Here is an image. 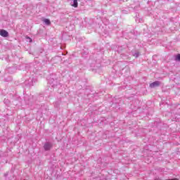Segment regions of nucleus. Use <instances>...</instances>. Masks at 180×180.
Listing matches in <instances>:
<instances>
[{
  "label": "nucleus",
  "mask_w": 180,
  "mask_h": 180,
  "mask_svg": "<svg viewBox=\"0 0 180 180\" xmlns=\"http://www.w3.org/2000/svg\"><path fill=\"white\" fill-rule=\"evenodd\" d=\"M51 147H53V143L50 142H46L44 145V150H45V151H49L51 149Z\"/></svg>",
  "instance_id": "1"
},
{
  "label": "nucleus",
  "mask_w": 180,
  "mask_h": 180,
  "mask_svg": "<svg viewBox=\"0 0 180 180\" xmlns=\"http://www.w3.org/2000/svg\"><path fill=\"white\" fill-rule=\"evenodd\" d=\"M161 82L160 81H155L151 84H150V88H156V86H160Z\"/></svg>",
  "instance_id": "2"
},
{
  "label": "nucleus",
  "mask_w": 180,
  "mask_h": 180,
  "mask_svg": "<svg viewBox=\"0 0 180 180\" xmlns=\"http://www.w3.org/2000/svg\"><path fill=\"white\" fill-rule=\"evenodd\" d=\"M0 36H2V37H8V36H9V33L5 30H0Z\"/></svg>",
  "instance_id": "3"
},
{
  "label": "nucleus",
  "mask_w": 180,
  "mask_h": 180,
  "mask_svg": "<svg viewBox=\"0 0 180 180\" xmlns=\"http://www.w3.org/2000/svg\"><path fill=\"white\" fill-rule=\"evenodd\" d=\"M72 6H74V8L78 7V0H73V4H72Z\"/></svg>",
  "instance_id": "4"
},
{
  "label": "nucleus",
  "mask_w": 180,
  "mask_h": 180,
  "mask_svg": "<svg viewBox=\"0 0 180 180\" xmlns=\"http://www.w3.org/2000/svg\"><path fill=\"white\" fill-rule=\"evenodd\" d=\"M44 22L45 24H46L48 26H49V25H51V22H50V20L45 18L44 20Z\"/></svg>",
  "instance_id": "5"
},
{
  "label": "nucleus",
  "mask_w": 180,
  "mask_h": 180,
  "mask_svg": "<svg viewBox=\"0 0 180 180\" xmlns=\"http://www.w3.org/2000/svg\"><path fill=\"white\" fill-rule=\"evenodd\" d=\"M139 56H140V53H139V52H136L135 53H134V57H136V58H137V57H139Z\"/></svg>",
  "instance_id": "6"
},
{
  "label": "nucleus",
  "mask_w": 180,
  "mask_h": 180,
  "mask_svg": "<svg viewBox=\"0 0 180 180\" xmlns=\"http://www.w3.org/2000/svg\"><path fill=\"white\" fill-rule=\"evenodd\" d=\"M176 61H180V54H178V55L176 56Z\"/></svg>",
  "instance_id": "7"
},
{
  "label": "nucleus",
  "mask_w": 180,
  "mask_h": 180,
  "mask_svg": "<svg viewBox=\"0 0 180 180\" xmlns=\"http://www.w3.org/2000/svg\"><path fill=\"white\" fill-rule=\"evenodd\" d=\"M27 39H28V40H30V43H32V39H30V37H27Z\"/></svg>",
  "instance_id": "8"
}]
</instances>
